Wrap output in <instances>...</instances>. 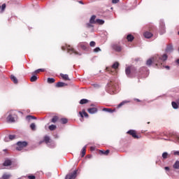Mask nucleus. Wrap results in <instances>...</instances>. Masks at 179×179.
I'll use <instances>...</instances> for the list:
<instances>
[{
    "mask_svg": "<svg viewBox=\"0 0 179 179\" xmlns=\"http://www.w3.org/2000/svg\"><path fill=\"white\" fill-rule=\"evenodd\" d=\"M76 174H78V171L75 170L73 173L66 175L65 179H75L76 178Z\"/></svg>",
    "mask_w": 179,
    "mask_h": 179,
    "instance_id": "8",
    "label": "nucleus"
},
{
    "mask_svg": "<svg viewBox=\"0 0 179 179\" xmlns=\"http://www.w3.org/2000/svg\"><path fill=\"white\" fill-rule=\"evenodd\" d=\"M143 36L145 38H150L151 37H153V34L147 31L144 32Z\"/></svg>",
    "mask_w": 179,
    "mask_h": 179,
    "instance_id": "11",
    "label": "nucleus"
},
{
    "mask_svg": "<svg viewBox=\"0 0 179 179\" xmlns=\"http://www.w3.org/2000/svg\"><path fill=\"white\" fill-rule=\"evenodd\" d=\"M90 23L96 24V15H92L90 20Z\"/></svg>",
    "mask_w": 179,
    "mask_h": 179,
    "instance_id": "20",
    "label": "nucleus"
},
{
    "mask_svg": "<svg viewBox=\"0 0 179 179\" xmlns=\"http://www.w3.org/2000/svg\"><path fill=\"white\" fill-rule=\"evenodd\" d=\"M6 8V3L2 4L1 13H2Z\"/></svg>",
    "mask_w": 179,
    "mask_h": 179,
    "instance_id": "39",
    "label": "nucleus"
},
{
    "mask_svg": "<svg viewBox=\"0 0 179 179\" xmlns=\"http://www.w3.org/2000/svg\"><path fill=\"white\" fill-rule=\"evenodd\" d=\"M30 80L31 82H36V80H37V76H33L32 77H31Z\"/></svg>",
    "mask_w": 179,
    "mask_h": 179,
    "instance_id": "38",
    "label": "nucleus"
},
{
    "mask_svg": "<svg viewBox=\"0 0 179 179\" xmlns=\"http://www.w3.org/2000/svg\"><path fill=\"white\" fill-rule=\"evenodd\" d=\"M96 23L97 24H104V20H100V19H96Z\"/></svg>",
    "mask_w": 179,
    "mask_h": 179,
    "instance_id": "25",
    "label": "nucleus"
},
{
    "mask_svg": "<svg viewBox=\"0 0 179 179\" xmlns=\"http://www.w3.org/2000/svg\"><path fill=\"white\" fill-rule=\"evenodd\" d=\"M30 128L31 129H32V131H36V124L34 123L31 124Z\"/></svg>",
    "mask_w": 179,
    "mask_h": 179,
    "instance_id": "37",
    "label": "nucleus"
},
{
    "mask_svg": "<svg viewBox=\"0 0 179 179\" xmlns=\"http://www.w3.org/2000/svg\"><path fill=\"white\" fill-rule=\"evenodd\" d=\"M166 52H171L173 51V46L172 45H168L166 49Z\"/></svg>",
    "mask_w": 179,
    "mask_h": 179,
    "instance_id": "23",
    "label": "nucleus"
},
{
    "mask_svg": "<svg viewBox=\"0 0 179 179\" xmlns=\"http://www.w3.org/2000/svg\"><path fill=\"white\" fill-rule=\"evenodd\" d=\"M8 139L10 141H13V139H16V135H15V134H10L8 136Z\"/></svg>",
    "mask_w": 179,
    "mask_h": 179,
    "instance_id": "29",
    "label": "nucleus"
},
{
    "mask_svg": "<svg viewBox=\"0 0 179 179\" xmlns=\"http://www.w3.org/2000/svg\"><path fill=\"white\" fill-rule=\"evenodd\" d=\"M94 24L93 23H87V27H88L89 29H90V27H93V25Z\"/></svg>",
    "mask_w": 179,
    "mask_h": 179,
    "instance_id": "44",
    "label": "nucleus"
},
{
    "mask_svg": "<svg viewBox=\"0 0 179 179\" xmlns=\"http://www.w3.org/2000/svg\"><path fill=\"white\" fill-rule=\"evenodd\" d=\"M28 178L29 179H36V176H29Z\"/></svg>",
    "mask_w": 179,
    "mask_h": 179,
    "instance_id": "46",
    "label": "nucleus"
},
{
    "mask_svg": "<svg viewBox=\"0 0 179 179\" xmlns=\"http://www.w3.org/2000/svg\"><path fill=\"white\" fill-rule=\"evenodd\" d=\"M166 60L167 55L164 54L162 56L157 55L147 60L146 65H148V66H150L152 62H155V64H162V62H164V61Z\"/></svg>",
    "mask_w": 179,
    "mask_h": 179,
    "instance_id": "1",
    "label": "nucleus"
},
{
    "mask_svg": "<svg viewBox=\"0 0 179 179\" xmlns=\"http://www.w3.org/2000/svg\"><path fill=\"white\" fill-rule=\"evenodd\" d=\"M178 34H179V31L178 32Z\"/></svg>",
    "mask_w": 179,
    "mask_h": 179,
    "instance_id": "57",
    "label": "nucleus"
},
{
    "mask_svg": "<svg viewBox=\"0 0 179 179\" xmlns=\"http://www.w3.org/2000/svg\"><path fill=\"white\" fill-rule=\"evenodd\" d=\"M173 169H179V161H176L173 164Z\"/></svg>",
    "mask_w": 179,
    "mask_h": 179,
    "instance_id": "33",
    "label": "nucleus"
},
{
    "mask_svg": "<svg viewBox=\"0 0 179 179\" xmlns=\"http://www.w3.org/2000/svg\"><path fill=\"white\" fill-rule=\"evenodd\" d=\"M99 51H101V49L100 48H96L94 49V52H99Z\"/></svg>",
    "mask_w": 179,
    "mask_h": 179,
    "instance_id": "43",
    "label": "nucleus"
},
{
    "mask_svg": "<svg viewBox=\"0 0 179 179\" xmlns=\"http://www.w3.org/2000/svg\"><path fill=\"white\" fill-rule=\"evenodd\" d=\"M172 107L173 108H174L175 110H177V108H178V104H177V103L172 101Z\"/></svg>",
    "mask_w": 179,
    "mask_h": 179,
    "instance_id": "31",
    "label": "nucleus"
},
{
    "mask_svg": "<svg viewBox=\"0 0 179 179\" xmlns=\"http://www.w3.org/2000/svg\"><path fill=\"white\" fill-rule=\"evenodd\" d=\"M58 120H59L58 116H54L51 120V122H53V124H55V122H57Z\"/></svg>",
    "mask_w": 179,
    "mask_h": 179,
    "instance_id": "28",
    "label": "nucleus"
},
{
    "mask_svg": "<svg viewBox=\"0 0 179 179\" xmlns=\"http://www.w3.org/2000/svg\"><path fill=\"white\" fill-rule=\"evenodd\" d=\"M4 141H5L6 142H8V137H6V138H4Z\"/></svg>",
    "mask_w": 179,
    "mask_h": 179,
    "instance_id": "50",
    "label": "nucleus"
},
{
    "mask_svg": "<svg viewBox=\"0 0 179 179\" xmlns=\"http://www.w3.org/2000/svg\"><path fill=\"white\" fill-rule=\"evenodd\" d=\"M60 76L64 79V80H69V76L67 74L60 73Z\"/></svg>",
    "mask_w": 179,
    "mask_h": 179,
    "instance_id": "18",
    "label": "nucleus"
},
{
    "mask_svg": "<svg viewBox=\"0 0 179 179\" xmlns=\"http://www.w3.org/2000/svg\"><path fill=\"white\" fill-rule=\"evenodd\" d=\"M164 170H166V171H169L170 170V168L169 166H166L164 168Z\"/></svg>",
    "mask_w": 179,
    "mask_h": 179,
    "instance_id": "47",
    "label": "nucleus"
},
{
    "mask_svg": "<svg viewBox=\"0 0 179 179\" xmlns=\"http://www.w3.org/2000/svg\"><path fill=\"white\" fill-rule=\"evenodd\" d=\"M83 48H85V46H83Z\"/></svg>",
    "mask_w": 179,
    "mask_h": 179,
    "instance_id": "56",
    "label": "nucleus"
},
{
    "mask_svg": "<svg viewBox=\"0 0 179 179\" xmlns=\"http://www.w3.org/2000/svg\"><path fill=\"white\" fill-rule=\"evenodd\" d=\"M79 114L82 118H83V117H85L86 118L89 117V115L85 110H83V112H79Z\"/></svg>",
    "mask_w": 179,
    "mask_h": 179,
    "instance_id": "15",
    "label": "nucleus"
},
{
    "mask_svg": "<svg viewBox=\"0 0 179 179\" xmlns=\"http://www.w3.org/2000/svg\"><path fill=\"white\" fill-rule=\"evenodd\" d=\"M127 38L128 41H133L134 36H132L131 34H129V35H127Z\"/></svg>",
    "mask_w": 179,
    "mask_h": 179,
    "instance_id": "26",
    "label": "nucleus"
},
{
    "mask_svg": "<svg viewBox=\"0 0 179 179\" xmlns=\"http://www.w3.org/2000/svg\"><path fill=\"white\" fill-rule=\"evenodd\" d=\"M61 121H62V124H66L68 122V119H66V118H62Z\"/></svg>",
    "mask_w": 179,
    "mask_h": 179,
    "instance_id": "40",
    "label": "nucleus"
},
{
    "mask_svg": "<svg viewBox=\"0 0 179 179\" xmlns=\"http://www.w3.org/2000/svg\"><path fill=\"white\" fill-rule=\"evenodd\" d=\"M85 155H86V145L81 150V157H85Z\"/></svg>",
    "mask_w": 179,
    "mask_h": 179,
    "instance_id": "19",
    "label": "nucleus"
},
{
    "mask_svg": "<svg viewBox=\"0 0 179 179\" xmlns=\"http://www.w3.org/2000/svg\"><path fill=\"white\" fill-rule=\"evenodd\" d=\"M10 79H11L12 81H13L14 83H15V84L17 83V78H16L15 77V76L12 75L10 76Z\"/></svg>",
    "mask_w": 179,
    "mask_h": 179,
    "instance_id": "30",
    "label": "nucleus"
},
{
    "mask_svg": "<svg viewBox=\"0 0 179 179\" xmlns=\"http://www.w3.org/2000/svg\"><path fill=\"white\" fill-rule=\"evenodd\" d=\"M136 101H141V100L138 99H135Z\"/></svg>",
    "mask_w": 179,
    "mask_h": 179,
    "instance_id": "55",
    "label": "nucleus"
},
{
    "mask_svg": "<svg viewBox=\"0 0 179 179\" xmlns=\"http://www.w3.org/2000/svg\"><path fill=\"white\" fill-rule=\"evenodd\" d=\"M12 165V161L10 159H6L5 162L3 164V166L8 167V166Z\"/></svg>",
    "mask_w": 179,
    "mask_h": 179,
    "instance_id": "13",
    "label": "nucleus"
},
{
    "mask_svg": "<svg viewBox=\"0 0 179 179\" xmlns=\"http://www.w3.org/2000/svg\"><path fill=\"white\" fill-rule=\"evenodd\" d=\"M127 134L131 135L134 139H139V136L136 135V131L135 130H129Z\"/></svg>",
    "mask_w": 179,
    "mask_h": 179,
    "instance_id": "9",
    "label": "nucleus"
},
{
    "mask_svg": "<svg viewBox=\"0 0 179 179\" xmlns=\"http://www.w3.org/2000/svg\"><path fill=\"white\" fill-rule=\"evenodd\" d=\"M174 155H177L178 156H179V151H176L174 152Z\"/></svg>",
    "mask_w": 179,
    "mask_h": 179,
    "instance_id": "48",
    "label": "nucleus"
},
{
    "mask_svg": "<svg viewBox=\"0 0 179 179\" xmlns=\"http://www.w3.org/2000/svg\"><path fill=\"white\" fill-rule=\"evenodd\" d=\"M44 142L49 148H55V142L51 141L48 136L44 137Z\"/></svg>",
    "mask_w": 179,
    "mask_h": 179,
    "instance_id": "4",
    "label": "nucleus"
},
{
    "mask_svg": "<svg viewBox=\"0 0 179 179\" xmlns=\"http://www.w3.org/2000/svg\"><path fill=\"white\" fill-rule=\"evenodd\" d=\"M176 62L179 64V59L176 60Z\"/></svg>",
    "mask_w": 179,
    "mask_h": 179,
    "instance_id": "54",
    "label": "nucleus"
},
{
    "mask_svg": "<svg viewBox=\"0 0 179 179\" xmlns=\"http://www.w3.org/2000/svg\"><path fill=\"white\" fill-rule=\"evenodd\" d=\"M40 72H44V69H37L34 72V73H40Z\"/></svg>",
    "mask_w": 179,
    "mask_h": 179,
    "instance_id": "36",
    "label": "nucleus"
},
{
    "mask_svg": "<svg viewBox=\"0 0 179 179\" xmlns=\"http://www.w3.org/2000/svg\"><path fill=\"white\" fill-rule=\"evenodd\" d=\"M26 146H27V142L26 141H18L17 143V148H16V150H22V149L24 148H26Z\"/></svg>",
    "mask_w": 179,
    "mask_h": 179,
    "instance_id": "5",
    "label": "nucleus"
},
{
    "mask_svg": "<svg viewBox=\"0 0 179 179\" xmlns=\"http://www.w3.org/2000/svg\"><path fill=\"white\" fill-rule=\"evenodd\" d=\"M10 177H12V175L8 174V173H4L2 176V179H9V178H10Z\"/></svg>",
    "mask_w": 179,
    "mask_h": 179,
    "instance_id": "22",
    "label": "nucleus"
},
{
    "mask_svg": "<svg viewBox=\"0 0 179 179\" xmlns=\"http://www.w3.org/2000/svg\"><path fill=\"white\" fill-rule=\"evenodd\" d=\"M87 103H89V100L86 99H83L80 101V104H87Z\"/></svg>",
    "mask_w": 179,
    "mask_h": 179,
    "instance_id": "24",
    "label": "nucleus"
},
{
    "mask_svg": "<svg viewBox=\"0 0 179 179\" xmlns=\"http://www.w3.org/2000/svg\"><path fill=\"white\" fill-rule=\"evenodd\" d=\"M166 33V25L164 24V22L161 21L159 24V34L162 35Z\"/></svg>",
    "mask_w": 179,
    "mask_h": 179,
    "instance_id": "6",
    "label": "nucleus"
},
{
    "mask_svg": "<svg viewBox=\"0 0 179 179\" xmlns=\"http://www.w3.org/2000/svg\"><path fill=\"white\" fill-rule=\"evenodd\" d=\"M165 68H166V69H170V66H165Z\"/></svg>",
    "mask_w": 179,
    "mask_h": 179,
    "instance_id": "51",
    "label": "nucleus"
},
{
    "mask_svg": "<svg viewBox=\"0 0 179 179\" xmlns=\"http://www.w3.org/2000/svg\"><path fill=\"white\" fill-rule=\"evenodd\" d=\"M113 50H115V51H117V52H121V50H122V48H121V46L118 44L113 45Z\"/></svg>",
    "mask_w": 179,
    "mask_h": 179,
    "instance_id": "10",
    "label": "nucleus"
},
{
    "mask_svg": "<svg viewBox=\"0 0 179 179\" xmlns=\"http://www.w3.org/2000/svg\"><path fill=\"white\" fill-rule=\"evenodd\" d=\"M79 3H82V5H83V1H80Z\"/></svg>",
    "mask_w": 179,
    "mask_h": 179,
    "instance_id": "53",
    "label": "nucleus"
},
{
    "mask_svg": "<svg viewBox=\"0 0 179 179\" xmlns=\"http://www.w3.org/2000/svg\"><path fill=\"white\" fill-rule=\"evenodd\" d=\"M176 139L179 141V134L176 135Z\"/></svg>",
    "mask_w": 179,
    "mask_h": 179,
    "instance_id": "49",
    "label": "nucleus"
},
{
    "mask_svg": "<svg viewBox=\"0 0 179 179\" xmlns=\"http://www.w3.org/2000/svg\"><path fill=\"white\" fill-rule=\"evenodd\" d=\"M169 157V153H167V152H164L163 154H162V157H163V159H167V157Z\"/></svg>",
    "mask_w": 179,
    "mask_h": 179,
    "instance_id": "41",
    "label": "nucleus"
},
{
    "mask_svg": "<svg viewBox=\"0 0 179 179\" xmlns=\"http://www.w3.org/2000/svg\"><path fill=\"white\" fill-rule=\"evenodd\" d=\"M0 9H1V6H0Z\"/></svg>",
    "mask_w": 179,
    "mask_h": 179,
    "instance_id": "58",
    "label": "nucleus"
},
{
    "mask_svg": "<svg viewBox=\"0 0 179 179\" xmlns=\"http://www.w3.org/2000/svg\"><path fill=\"white\" fill-rule=\"evenodd\" d=\"M103 111H105L106 113H114V111L111 108H104L103 109Z\"/></svg>",
    "mask_w": 179,
    "mask_h": 179,
    "instance_id": "27",
    "label": "nucleus"
},
{
    "mask_svg": "<svg viewBox=\"0 0 179 179\" xmlns=\"http://www.w3.org/2000/svg\"><path fill=\"white\" fill-rule=\"evenodd\" d=\"M17 118V115H16L15 111L10 110V112H8V116L7 117V121L8 122H15Z\"/></svg>",
    "mask_w": 179,
    "mask_h": 179,
    "instance_id": "2",
    "label": "nucleus"
},
{
    "mask_svg": "<svg viewBox=\"0 0 179 179\" xmlns=\"http://www.w3.org/2000/svg\"><path fill=\"white\" fill-rule=\"evenodd\" d=\"M49 129H50V131H54V130L57 129V126L54 125V124L50 125Z\"/></svg>",
    "mask_w": 179,
    "mask_h": 179,
    "instance_id": "32",
    "label": "nucleus"
},
{
    "mask_svg": "<svg viewBox=\"0 0 179 179\" xmlns=\"http://www.w3.org/2000/svg\"><path fill=\"white\" fill-rule=\"evenodd\" d=\"M101 152V153L102 154V155H105L106 156H107V155H108V153H110V150H106V151H100Z\"/></svg>",
    "mask_w": 179,
    "mask_h": 179,
    "instance_id": "35",
    "label": "nucleus"
},
{
    "mask_svg": "<svg viewBox=\"0 0 179 179\" xmlns=\"http://www.w3.org/2000/svg\"><path fill=\"white\" fill-rule=\"evenodd\" d=\"M120 66V63H118L117 62H115L113 65H112V68L110 67H107L106 68V71H108V72H113V69H118V67Z\"/></svg>",
    "mask_w": 179,
    "mask_h": 179,
    "instance_id": "7",
    "label": "nucleus"
},
{
    "mask_svg": "<svg viewBox=\"0 0 179 179\" xmlns=\"http://www.w3.org/2000/svg\"><path fill=\"white\" fill-rule=\"evenodd\" d=\"M125 72H126V75L127 76H129V75L131 74V72H132V69H131V67H127L126 68Z\"/></svg>",
    "mask_w": 179,
    "mask_h": 179,
    "instance_id": "17",
    "label": "nucleus"
},
{
    "mask_svg": "<svg viewBox=\"0 0 179 179\" xmlns=\"http://www.w3.org/2000/svg\"><path fill=\"white\" fill-rule=\"evenodd\" d=\"M68 85L65 83H62V82H58L56 84V87H64V86H67Z\"/></svg>",
    "mask_w": 179,
    "mask_h": 179,
    "instance_id": "14",
    "label": "nucleus"
},
{
    "mask_svg": "<svg viewBox=\"0 0 179 179\" xmlns=\"http://www.w3.org/2000/svg\"><path fill=\"white\" fill-rule=\"evenodd\" d=\"M26 120H27V121H30V120H37V117H34V116H33V115H27V116L26 117Z\"/></svg>",
    "mask_w": 179,
    "mask_h": 179,
    "instance_id": "21",
    "label": "nucleus"
},
{
    "mask_svg": "<svg viewBox=\"0 0 179 179\" xmlns=\"http://www.w3.org/2000/svg\"><path fill=\"white\" fill-rule=\"evenodd\" d=\"M62 50L63 51H65V50H67L69 54H75L76 55H82V53H79L76 52L73 48H71L70 45H66V46H62Z\"/></svg>",
    "mask_w": 179,
    "mask_h": 179,
    "instance_id": "3",
    "label": "nucleus"
},
{
    "mask_svg": "<svg viewBox=\"0 0 179 179\" xmlns=\"http://www.w3.org/2000/svg\"><path fill=\"white\" fill-rule=\"evenodd\" d=\"M127 103H130V101H122V102L117 106V108H120V107H122V106H125V104H127Z\"/></svg>",
    "mask_w": 179,
    "mask_h": 179,
    "instance_id": "16",
    "label": "nucleus"
},
{
    "mask_svg": "<svg viewBox=\"0 0 179 179\" xmlns=\"http://www.w3.org/2000/svg\"><path fill=\"white\" fill-rule=\"evenodd\" d=\"M90 150H94V147H91V148H90Z\"/></svg>",
    "mask_w": 179,
    "mask_h": 179,
    "instance_id": "52",
    "label": "nucleus"
},
{
    "mask_svg": "<svg viewBox=\"0 0 179 179\" xmlns=\"http://www.w3.org/2000/svg\"><path fill=\"white\" fill-rule=\"evenodd\" d=\"M90 47H95V46H96V42H94V41H91V42L90 43Z\"/></svg>",
    "mask_w": 179,
    "mask_h": 179,
    "instance_id": "42",
    "label": "nucleus"
},
{
    "mask_svg": "<svg viewBox=\"0 0 179 179\" xmlns=\"http://www.w3.org/2000/svg\"><path fill=\"white\" fill-rule=\"evenodd\" d=\"M120 0H112V3H118Z\"/></svg>",
    "mask_w": 179,
    "mask_h": 179,
    "instance_id": "45",
    "label": "nucleus"
},
{
    "mask_svg": "<svg viewBox=\"0 0 179 179\" xmlns=\"http://www.w3.org/2000/svg\"><path fill=\"white\" fill-rule=\"evenodd\" d=\"M87 111L90 114H96L97 109L96 108H90L87 109Z\"/></svg>",
    "mask_w": 179,
    "mask_h": 179,
    "instance_id": "12",
    "label": "nucleus"
},
{
    "mask_svg": "<svg viewBox=\"0 0 179 179\" xmlns=\"http://www.w3.org/2000/svg\"><path fill=\"white\" fill-rule=\"evenodd\" d=\"M54 82H55V79L51 78H48V83H54Z\"/></svg>",
    "mask_w": 179,
    "mask_h": 179,
    "instance_id": "34",
    "label": "nucleus"
}]
</instances>
